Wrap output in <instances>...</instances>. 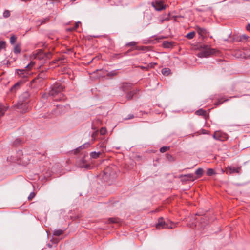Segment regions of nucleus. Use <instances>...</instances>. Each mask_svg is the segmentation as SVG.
<instances>
[{
  "instance_id": "1",
  "label": "nucleus",
  "mask_w": 250,
  "mask_h": 250,
  "mask_svg": "<svg viewBox=\"0 0 250 250\" xmlns=\"http://www.w3.org/2000/svg\"><path fill=\"white\" fill-rule=\"evenodd\" d=\"M63 86L60 83H57L53 85L49 94L53 97L54 101H61L63 100L64 95L62 93Z\"/></svg>"
},
{
  "instance_id": "2",
  "label": "nucleus",
  "mask_w": 250,
  "mask_h": 250,
  "mask_svg": "<svg viewBox=\"0 0 250 250\" xmlns=\"http://www.w3.org/2000/svg\"><path fill=\"white\" fill-rule=\"evenodd\" d=\"M201 48L203 50L198 54V56L201 58L209 57L212 55L215 54L218 52L216 49L211 48L208 45L201 46Z\"/></svg>"
},
{
  "instance_id": "3",
  "label": "nucleus",
  "mask_w": 250,
  "mask_h": 250,
  "mask_svg": "<svg viewBox=\"0 0 250 250\" xmlns=\"http://www.w3.org/2000/svg\"><path fill=\"white\" fill-rule=\"evenodd\" d=\"M177 223L172 222H166L163 218H160L156 224V228L159 229H173L176 227Z\"/></svg>"
},
{
  "instance_id": "4",
  "label": "nucleus",
  "mask_w": 250,
  "mask_h": 250,
  "mask_svg": "<svg viewBox=\"0 0 250 250\" xmlns=\"http://www.w3.org/2000/svg\"><path fill=\"white\" fill-rule=\"evenodd\" d=\"M27 103L28 102L25 100H20L18 102L16 106L17 107V109H19L20 112H21L22 113H25L28 109Z\"/></svg>"
},
{
  "instance_id": "5",
  "label": "nucleus",
  "mask_w": 250,
  "mask_h": 250,
  "mask_svg": "<svg viewBox=\"0 0 250 250\" xmlns=\"http://www.w3.org/2000/svg\"><path fill=\"white\" fill-rule=\"evenodd\" d=\"M213 137L215 140L225 141L228 139V136L226 133L221 131H216L214 132Z\"/></svg>"
},
{
  "instance_id": "6",
  "label": "nucleus",
  "mask_w": 250,
  "mask_h": 250,
  "mask_svg": "<svg viewBox=\"0 0 250 250\" xmlns=\"http://www.w3.org/2000/svg\"><path fill=\"white\" fill-rule=\"evenodd\" d=\"M152 5L157 11H161L166 8L165 0H156L152 2Z\"/></svg>"
},
{
  "instance_id": "7",
  "label": "nucleus",
  "mask_w": 250,
  "mask_h": 250,
  "mask_svg": "<svg viewBox=\"0 0 250 250\" xmlns=\"http://www.w3.org/2000/svg\"><path fill=\"white\" fill-rule=\"evenodd\" d=\"M115 168L114 166L107 167L104 171V174L106 177L114 178L116 175L115 171L114 170Z\"/></svg>"
},
{
  "instance_id": "8",
  "label": "nucleus",
  "mask_w": 250,
  "mask_h": 250,
  "mask_svg": "<svg viewBox=\"0 0 250 250\" xmlns=\"http://www.w3.org/2000/svg\"><path fill=\"white\" fill-rule=\"evenodd\" d=\"M77 165L79 167L81 168H85L86 169H90L92 167L87 163L85 159V157L82 160H80L77 162Z\"/></svg>"
},
{
  "instance_id": "9",
  "label": "nucleus",
  "mask_w": 250,
  "mask_h": 250,
  "mask_svg": "<svg viewBox=\"0 0 250 250\" xmlns=\"http://www.w3.org/2000/svg\"><path fill=\"white\" fill-rule=\"evenodd\" d=\"M196 30L198 34L203 38H206L208 32L207 30L203 28H201L199 26H197L196 27Z\"/></svg>"
},
{
  "instance_id": "10",
  "label": "nucleus",
  "mask_w": 250,
  "mask_h": 250,
  "mask_svg": "<svg viewBox=\"0 0 250 250\" xmlns=\"http://www.w3.org/2000/svg\"><path fill=\"white\" fill-rule=\"evenodd\" d=\"M235 56L237 57L241 58H250V49L248 48L244 50V55L241 54H238V52H236Z\"/></svg>"
},
{
  "instance_id": "11",
  "label": "nucleus",
  "mask_w": 250,
  "mask_h": 250,
  "mask_svg": "<svg viewBox=\"0 0 250 250\" xmlns=\"http://www.w3.org/2000/svg\"><path fill=\"white\" fill-rule=\"evenodd\" d=\"M18 75L22 78H27L28 76V72L25 69H18L17 70Z\"/></svg>"
},
{
  "instance_id": "12",
  "label": "nucleus",
  "mask_w": 250,
  "mask_h": 250,
  "mask_svg": "<svg viewBox=\"0 0 250 250\" xmlns=\"http://www.w3.org/2000/svg\"><path fill=\"white\" fill-rule=\"evenodd\" d=\"M8 106L5 105L3 104H0V119L3 117L5 112L7 111Z\"/></svg>"
},
{
  "instance_id": "13",
  "label": "nucleus",
  "mask_w": 250,
  "mask_h": 250,
  "mask_svg": "<svg viewBox=\"0 0 250 250\" xmlns=\"http://www.w3.org/2000/svg\"><path fill=\"white\" fill-rule=\"evenodd\" d=\"M240 170V168L239 167H228L227 169V173H229V174H231L233 173H238Z\"/></svg>"
},
{
  "instance_id": "14",
  "label": "nucleus",
  "mask_w": 250,
  "mask_h": 250,
  "mask_svg": "<svg viewBox=\"0 0 250 250\" xmlns=\"http://www.w3.org/2000/svg\"><path fill=\"white\" fill-rule=\"evenodd\" d=\"M106 140L101 139V142L97 145V148L101 149V152H104V149L106 146Z\"/></svg>"
},
{
  "instance_id": "15",
  "label": "nucleus",
  "mask_w": 250,
  "mask_h": 250,
  "mask_svg": "<svg viewBox=\"0 0 250 250\" xmlns=\"http://www.w3.org/2000/svg\"><path fill=\"white\" fill-rule=\"evenodd\" d=\"M131 87V84L129 83H124L122 84L121 88L124 92H127L129 91Z\"/></svg>"
},
{
  "instance_id": "16",
  "label": "nucleus",
  "mask_w": 250,
  "mask_h": 250,
  "mask_svg": "<svg viewBox=\"0 0 250 250\" xmlns=\"http://www.w3.org/2000/svg\"><path fill=\"white\" fill-rule=\"evenodd\" d=\"M195 114L197 115L202 116L205 118H206V116H207V115H208L206 111H205L202 109H200L199 110H197L195 112Z\"/></svg>"
},
{
  "instance_id": "17",
  "label": "nucleus",
  "mask_w": 250,
  "mask_h": 250,
  "mask_svg": "<svg viewBox=\"0 0 250 250\" xmlns=\"http://www.w3.org/2000/svg\"><path fill=\"white\" fill-rule=\"evenodd\" d=\"M137 92V89H134L130 92H127L126 95V97L128 100H130L133 97V95H135Z\"/></svg>"
},
{
  "instance_id": "18",
  "label": "nucleus",
  "mask_w": 250,
  "mask_h": 250,
  "mask_svg": "<svg viewBox=\"0 0 250 250\" xmlns=\"http://www.w3.org/2000/svg\"><path fill=\"white\" fill-rule=\"evenodd\" d=\"M135 49L137 50H142V51L146 52V51H149V47L148 46H136L135 48Z\"/></svg>"
},
{
  "instance_id": "19",
  "label": "nucleus",
  "mask_w": 250,
  "mask_h": 250,
  "mask_svg": "<svg viewBox=\"0 0 250 250\" xmlns=\"http://www.w3.org/2000/svg\"><path fill=\"white\" fill-rule=\"evenodd\" d=\"M102 153L101 151H99L98 152H92L90 153V157L93 159H97L100 156V155Z\"/></svg>"
},
{
  "instance_id": "20",
  "label": "nucleus",
  "mask_w": 250,
  "mask_h": 250,
  "mask_svg": "<svg viewBox=\"0 0 250 250\" xmlns=\"http://www.w3.org/2000/svg\"><path fill=\"white\" fill-rule=\"evenodd\" d=\"M203 172H204V170L202 168H198L195 171V174L197 176V177L196 178L201 177L203 174Z\"/></svg>"
},
{
  "instance_id": "21",
  "label": "nucleus",
  "mask_w": 250,
  "mask_h": 250,
  "mask_svg": "<svg viewBox=\"0 0 250 250\" xmlns=\"http://www.w3.org/2000/svg\"><path fill=\"white\" fill-rule=\"evenodd\" d=\"M162 73L165 76H168L170 73V69L168 68H165L162 69Z\"/></svg>"
},
{
  "instance_id": "22",
  "label": "nucleus",
  "mask_w": 250,
  "mask_h": 250,
  "mask_svg": "<svg viewBox=\"0 0 250 250\" xmlns=\"http://www.w3.org/2000/svg\"><path fill=\"white\" fill-rule=\"evenodd\" d=\"M63 231L61 229L55 230L53 232V234L55 236H59L63 234Z\"/></svg>"
},
{
  "instance_id": "23",
  "label": "nucleus",
  "mask_w": 250,
  "mask_h": 250,
  "mask_svg": "<svg viewBox=\"0 0 250 250\" xmlns=\"http://www.w3.org/2000/svg\"><path fill=\"white\" fill-rule=\"evenodd\" d=\"M195 36V32L193 31L188 33L187 34L186 37L188 39H193Z\"/></svg>"
},
{
  "instance_id": "24",
  "label": "nucleus",
  "mask_w": 250,
  "mask_h": 250,
  "mask_svg": "<svg viewBox=\"0 0 250 250\" xmlns=\"http://www.w3.org/2000/svg\"><path fill=\"white\" fill-rule=\"evenodd\" d=\"M215 174L214 170L212 168H208L207 171V174L208 176H211Z\"/></svg>"
},
{
  "instance_id": "25",
  "label": "nucleus",
  "mask_w": 250,
  "mask_h": 250,
  "mask_svg": "<svg viewBox=\"0 0 250 250\" xmlns=\"http://www.w3.org/2000/svg\"><path fill=\"white\" fill-rule=\"evenodd\" d=\"M185 177H187L188 178V180H190L191 181H194L196 178H194V175L193 174H188L187 175H184Z\"/></svg>"
},
{
  "instance_id": "26",
  "label": "nucleus",
  "mask_w": 250,
  "mask_h": 250,
  "mask_svg": "<svg viewBox=\"0 0 250 250\" xmlns=\"http://www.w3.org/2000/svg\"><path fill=\"white\" fill-rule=\"evenodd\" d=\"M108 221L110 223H117L119 222V219L117 218H109Z\"/></svg>"
},
{
  "instance_id": "27",
  "label": "nucleus",
  "mask_w": 250,
  "mask_h": 250,
  "mask_svg": "<svg viewBox=\"0 0 250 250\" xmlns=\"http://www.w3.org/2000/svg\"><path fill=\"white\" fill-rule=\"evenodd\" d=\"M14 52L15 53H19L21 52V48L19 45H17L15 46L14 49Z\"/></svg>"
},
{
  "instance_id": "28",
  "label": "nucleus",
  "mask_w": 250,
  "mask_h": 250,
  "mask_svg": "<svg viewBox=\"0 0 250 250\" xmlns=\"http://www.w3.org/2000/svg\"><path fill=\"white\" fill-rule=\"evenodd\" d=\"M6 47V42L4 41H0V51L2 49H4Z\"/></svg>"
},
{
  "instance_id": "29",
  "label": "nucleus",
  "mask_w": 250,
  "mask_h": 250,
  "mask_svg": "<svg viewBox=\"0 0 250 250\" xmlns=\"http://www.w3.org/2000/svg\"><path fill=\"white\" fill-rule=\"evenodd\" d=\"M169 147L168 146H163V147H162L160 149V151L161 152V153H164L166 151L168 150L169 149Z\"/></svg>"
},
{
  "instance_id": "30",
  "label": "nucleus",
  "mask_w": 250,
  "mask_h": 250,
  "mask_svg": "<svg viewBox=\"0 0 250 250\" xmlns=\"http://www.w3.org/2000/svg\"><path fill=\"white\" fill-rule=\"evenodd\" d=\"M17 40V37L15 35H12L10 38V43L12 44H14Z\"/></svg>"
},
{
  "instance_id": "31",
  "label": "nucleus",
  "mask_w": 250,
  "mask_h": 250,
  "mask_svg": "<svg viewBox=\"0 0 250 250\" xmlns=\"http://www.w3.org/2000/svg\"><path fill=\"white\" fill-rule=\"evenodd\" d=\"M3 17L5 18H8L10 16V12L9 10H6L3 12Z\"/></svg>"
},
{
  "instance_id": "32",
  "label": "nucleus",
  "mask_w": 250,
  "mask_h": 250,
  "mask_svg": "<svg viewBox=\"0 0 250 250\" xmlns=\"http://www.w3.org/2000/svg\"><path fill=\"white\" fill-rule=\"evenodd\" d=\"M167 158L170 162H173L175 160L174 157L169 154H167Z\"/></svg>"
},
{
  "instance_id": "33",
  "label": "nucleus",
  "mask_w": 250,
  "mask_h": 250,
  "mask_svg": "<svg viewBox=\"0 0 250 250\" xmlns=\"http://www.w3.org/2000/svg\"><path fill=\"white\" fill-rule=\"evenodd\" d=\"M163 46L165 48H169L171 46V43L167 42H163Z\"/></svg>"
},
{
  "instance_id": "34",
  "label": "nucleus",
  "mask_w": 250,
  "mask_h": 250,
  "mask_svg": "<svg viewBox=\"0 0 250 250\" xmlns=\"http://www.w3.org/2000/svg\"><path fill=\"white\" fill-rule=\"evenodd\" d=\"M226 101H227V100L226 99V100H223V99L221 98V99L218 100V101L214 104L215 105H220L221 104H222L223 103V102Z\"/></svg>"
},
{
  "instance_id": "35",
  "label": "nucleus",
  "mask_w": 250,
  "mask_h": 250,
  "mask_svg": "<svg viewBox=\"0 0 250 250\" xmlns=\"http://www.w3.org/2000/svg\"><path fill=\"white\" fill-rule=\"evenodd\" d=\"M98 134V131H96L94 132L93 133V134H92V140L93 141H95L96 140V137L97 136Z\"/></svg>"
},
{
  "instance_id": "36",
  "label": "nucleus",
  "mask_w": 250,
  "mask_h": 250,
  "mask_svg": "<svg viewBox=\"0 0 250 250\" xmlns=\"http://www.w3.org/2000/svg\"><path fill=\"white\" fill-rule=\"evenodd\" d=\"M106 129L105 128L102 127L101 128V129L100 130V133L101 135H104L106 133Z\"/></svg>"
},
{
  "instance_id": "37",
  "label": "nucleus",
  "mask_w": 250,
  "mask_h": 250,
  "mask_svg": "<svg viewBox=\"0 0 250 250\" xmlns=\"http://www.w3.org/2000/svg\"><path fill=\"white\" fill-rule=\"evenodd\" d=\"M136 44H137L136 42L133 41V42H130L127 43L126 44V45L134 46H135L136 45Z\"/></svg>"
},
{
  "instance_id": "38",
  "label": "nucleus",
  "mask_w": 250,
  "mask_h": 250,
  "mask_svg": "<svg viewBox=\"0 0 250 250\" xmlns=\"http://www.w3.org/2000/svg\"><path fill=\"white\" fill-rule=\"evenodd\" d=\"M34 64H35L34 62H31L29 64H28L25 67V68H27L28 69H30L33 67V66L34 65Z\"/></svg>"
},
{
  "instance_id": "39",
  "label": "nucleus",
  "mask_w": 250,
  "mask_h": 250,
  "mask_svg": "<svg viewBox=\"0 0 250 250\" xmlns=\"http://www.w3.org/2000/svg\"><path fill=\"white\" fill-rule=\"evenodd\" d=\"M35 196V194L34 192H31L29 196H28V198L29 200H31Z\"/></svg>"
},
{
  "instance_id": "40",
  "label": "nucleus",
  "mask_w": 250,
  "mask_h": 250,
  "mask_svg": "<svg viewBox=\"0 0 250 250\" xmlns=\"http://www.w3.org/2000/svg\"><path fill=\"white\" fill-rule=\"evenodd\" d=\"M80 22H77L75 23V26L73 27V30H76L77 29V28L79 27Z\"/></svg>"
},
{
  "instance_id": "41",
  "label": "nucleus",
  "mask_w": 250,
  "mask_h": 250,
  "mask_svg": "<svg viewBox=\"0 0 250 250\" xmlns=\"http://www.w3.org/2000/svg\"><path fill=\"white\" fill-rule=\"evenodd\" d=\"M117 75V73L114 71H111L110 72H109V73H108V76H114V75Z\"/></svg>"
},
{
  "instance_id": "42",
  "label": "nucleus",
  "mask_w": 250,
  "mask_h": 250,
  "mask_svg": "<svg viewBox=\"0 0 250 250\" xmlns=\"http://www.w3.org/2000/svg\"><path fill=\"white\" fill-rule=\"evenodd\" d=\"M85 146H86V147H88L90 146V144L89 143L85 144L84 145H83L81 146L79 149H83L85 147Z\"/></svg>"
},
{
  "instance_id": "43",
  "label": "nucleus",
  "mask_w": 250,
  "mask_h": 250,
  "mask_svg": "<svg viewBox=\"0 0 250 250\" xmlns=\"http://www.w3.org/2000/svg\"><path fill=\"white\" fill-rule=\"evenodd\" d=\"M19 86V83H17L14 85H13L12 86V87L11 88V89L13 90V89H14V88H16L17 87H18Z\"/></svg>"
},
{
  "instance_id": "44",
  "label": "nucleus",
  "mask_w": 250,
  "mask_h": 250,
  "mask_svg": "<svg viewBox=\"0 0 250 250\" xmlns=\"http://www.w3.org/2000/svg\"><path fill=\"white\" fill-rule=\"evenodd\" d=\"M248 38V37L246 35H243L241 37V39H247Z\"/></svg>"
},
{
  "instance_id": "45",
  "label": "nucleus",
  "mask_w": 250,
  "mask_h": 250,
  "mask_svg": "<svg viewBox=\"0 0 250 250\" xmlns=\"http://www.w3.org/2000/svg\"><path fill=\"white\" fill-rule=\"evenodd\" d=\"M134 117V116L133 115H129L128 117L126 118H125V119L127 120V119H132Z\"/></svg>"
},
{
  "instance_id": "46",
  "label": "nucleus",
  "mask_w": 250,
  "mask_h": 250,
  "mask_svg": "<svg viewBox=\"0 0 250 250\" xmlns=\"http://www.w3.org/2000/svg\"><path fill=\"white\" fill-rule=\"evenodd\" d=\"M246 30L250 32V23L246 26Z\"/></svg>"
},
{
  "instance_id": "47",
  "label": "nucleus",
  "mask_w": 250,
  "mask_h": 250,
  "mask_svg": "<svg viewBox=\"0 0 250 250\" xmlns=\"http://www.w3.org/2000/svg\"><path fill=\"white\" fill-rule=\"evenodd\" d=\"M16 141H17V142H20V141L19 140H18V139H17V140H16Z\"/></svg>"
},
{
  "instance_id": "48",
  "label": "nucleus",
  "mask_w": 250,
  "mask_h": 250,
  "mask_svg": "<svg viewBox=\"0 0 250 250\" xmlns=\"http://www.w3.org/2000/svg\"><path fill=\"white\" fill-rule=\"evenodd\" d=\"M42 97H45V94H44V95H42Z\"/></svg>"
},
{
  "instance_id": "49",
  "label": "nucleus",
  "mask_w": 250,
  "mask_h": 250,
  "mask_svg": "<svg viewBox=\"0 0 250 250\" xmlns=\"http://www.w3.org/2000/svg\"><path fill=\"white\" fill-rule=\"evenodd\" d=\"M203 133H204V134H205V133H206L205 132V131H204Z\"/></svg>"
},
{
  "instance_id": "50",
  "label": "nucleus",
  "mask_w": 250,
  "mask_h": 250,
  "mask_svg": "<svg viewBox=\"0 0 250 250\" xmlns=\"http://www.w3.org/2000/svg\"><path fill=\"white\" fill-rule=\"evenodd\" d=\"M203 133H204V134H205V133H206L205 132V131H204Z\"/></svg>"
},
{
  "instance_id": "51",
  "label": "nucleus",
  "mask_w": 250,
  "mask_h": 250,
  "mask_svg": "<svg viewBox=\"0 0 250 250\" xmlns=\"http://www.w3.org/2000/svg\"><path fill=\"white\" fill-rule=\"evenodd\" d=\"M72 1H75L76 0H71Z\"/></svg>"
}]
</instances>
